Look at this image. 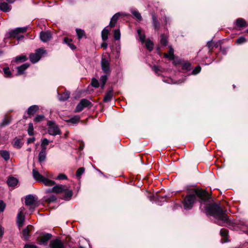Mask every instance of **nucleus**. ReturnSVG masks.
<instances>
[{
    "label": "nucleus",
    "instance_id": "obj_46",
    "mask_svg": "<svg viewBox=\"0 0 248 248\" xmlns=\"http://www.w3.org/2000/svg\"><path fill=\"white\" fill-rule=\"evenodd\" d=\"M3 72L4 73L5 77L7 78L10 77L11 73L9 70L8 67H5L3 68Z\"/></svg>",
    "mask_w": 248,
    "mask_h": 248
},
{
    "label": "nucleus",
    "instance_id": "obj_58",
    "mask_svg": "<svg viewBox=\"0 0 248 248\" xmlns=\"http://www.w3.org/2000/svg\"><path fill=\"white\" fill-rule=\"evenodd\" d=\"M9 123H10V121L8 119L5 118L4 120H3V122L1 123V125L2 126H5V125L9 124Z\"/></svg>",
    "mask_w": 248,
    "mask_h": 248
},
{
    "label": "nucleus",
    "instance_id": "obj_37",
    "mask_svg": "<svg viewBox=\"0 0 248 248\" xmlns=\"http://www.w3.org/2000/svg\"><path fill=\"white\" fill-rule=\"evenodd\" d=\"M138 33L139 36L140 41L143 43L145 41V36L142 33V31L140 30H138Z\"/></svg>",
    "mask_w": 248,
    "mask_h": 248
},
{
    "label": "nucleus",
    "instance_id": "obj_39",
    "mask_svg": "<svg viewBox=\"0 0 248 248\" xmlns=\"http://www.w3.org/2000/svg\"><path fill=\"white\" fill-rule=\"evenodd\" d=\"M76 33L79 39L82 38V37L84 35V31L81 29H76Z\"/></svg>",
    "mask_w": 248,
    "mask_h": 248
},
{
    "label": "nucleus",
    "instance_id": "obj_48",
    "mask_svg": "<svg viewBox=\"0 0 248 248\" xmlns=\"http://www.w3.org/2000/svg\"><path fill=\"white\" fill-rule=\"evenodd\" d=\"M84 168H79L76 172V175L77 177H79L84 172Z\"/></svg>",
    "mask_w": 248,
    "mask_h": 248
},
{
    "label": "nucleus",
    "instance_id": "obj_41",
    "mask_svg": "<svg viewBox=\"0 0 248 248\" xmlns=\"http://www.w3.org/2000/svg\"><path fill=\"white\" fill-rule=\"evenodd\" d=\"M121 37V33L120 30L117 29L115 30L114 32V38L116 40H120Z\"/></svg>",
    "mask_w": 248,
    "mask_h": 248
},
{
    "label": "nucleus",
    "instance_id": "obj_44",
    "mask_svg": "<svg viewBox=\"0 0 248 248\" xmlns=\"http://www.w3.org/2000/svg\"><path fill=\"white\" fill-rule=\"evenodd\" d=\"M45 199L47 202H55L56 200V197L54 195H52L50 197H46L45 198Z\"/></svg>",
    "mask_w": 248,
    "mask_h": 248
},
{
    "label": "nucleus",
    "instance_id": "obj_12",
    "mask_svg": "<svg viewBox=\"0 0 248 248\" xmlns=\"http://www.w3.org/2000/svg\"><path fill=\"white\" fill-rule=\"evenodd\" d=\"M40 37L42 41L46 42L51 38V34L49 31H42L40 33Z\"/></svg>",
    "mask_w": 248,
    "mask_h": 248
},
{
    "label": "nucleus",
    "instance_id": "obj_9",
    "mask_svg": "<svg viewBox=\"0 0 248 248\" xmlns=\"http://www.w3.org/2000/svg\"><path fill=\"white\" fill-rule=\"evenodd\" d=\"M92 106V103L89 100L86 99H82L80 100L79 104L77 106L75 109L76 112H80L83 110L84 108L90 107Z\"/></svg>",
    "mask_w": 248,
    "mask_h": 248
},
{
    "label": "nucleus",
    "instance_id": "obj_50",
    "mask_svg": "<svg viewBox=\"0 0 248 248\" xmlns=\"http://www.w3.org/2000/svg\"><path fill=\"white\" fill-rule=\"evenodd\" d=\"M201 70V67L200 66H197L193 70L192 74L193 75H196L200 72Z\"/></svg>",
    "mask_w": 248,
    "mask_h": 248
},
{
    "label": "nucleus",
    "instance_id": "obj_4",
    "mask_svg": "<svg viewBox=\"0 0 248 248\" xmlns=\"http://www.w3.org/2000/svg\"><path fill=\"white\" fill-rule=\"evenodd\" d=\"M36 200L37 199L32 195H29L25 198V204L29 207V210L31 212L38 206Z\"/></svg>",
    "mask_w": 248,
    "mask_h": 248
},
{
    "label": "nucleus",
    "instance_id": "obj_31",
    "mask_svg": "<svg viewBox=\"0 0 248 248\" xmlns=\"http://www.w3.org/2000/svg\"><path fill=\"white\" fill-rule=\"evenodd\" d=\"M153 23L155 30H158L159 28L160 24L158 21L156 16L155 15L152 16Z\"/></svg>",
    "mask_w": 248,
    "mask_h": 248
},
{
    "label": "nucleus",
    "instance_id": "obj_64",
    "mask_svg": "<svg viewBox=\"0 0 248 248\" xmlns=\"http://www.w3.org/2000/svg\"><path fill=\"white\" fill-rule=\"evenodd\" d=\"M52 189H53V187L51 188H48V189H46V192L47 193H54V190H52Z\"/></svg>",
    "mask_w": 248,
    "mask_h": 248
},
{
    "label": "nucleus",
    "instance_id": "obj_60",
    "mask_svg": "<svg viewBox=\"0 0 248 248\" xmlns=\"http://www.w3.org/2000/svg\"><path fill=\"white\" fill-rule=\"evenodd\" d=\"M152 70L154 71L156 74H158V71H159L158 67L156 66H153Z\"/></svg>",
    "mask_w": 248,
    "mask_h": 248
},
{
    "label": "nucleus",
    "instance_id": "obj_2",
    "mask_svg": "<svg viewBox=\"0 0 248 248\" xmlns=\"http://www.w3.org/2000/svg\"><path fill=\"white\" fill-rule=\"evenodd\" d=\"M196 197H199L202 202H205L211 198V196L205 190L195 189L192 194L187 195L184 201V206L185 209H191L195 202Z\"/></svg>",
    "mask_w": 248,
    "mask_h": 248
},
{
    "label": "nucleus",
    "instance_id": "obj_21",
    "mask_svg": "<svg viewBox=\"0 0 248 248\" xmlns=\"http://www.w3.org/2000/svg\"><path fill=\"white\" fill-rule=\"evenodd\" d=\"M29 63H24L22 65L18 67L17 69V75H21L23 73L24 71L29 67Z\"/></svg>",
    "mask_w": 248,
    "mask_h": 248
},
{
    "label": "nucleus",
    "instance_id": "obj_62",
    "mask_svg": "<svg viewBox=\"0 0 248 248\" xmlns=\"http://www.w3.org/2000/svg\"><path fill=\"white\" fill-rule=\"evenodd\" d=\"M4 232V229L0 226V237H2Z\"/></svg>",
    "mask_w": 248,
    "mask_h": 248
},
{
    "label": "nucleus",
    "instance_id": "obj_17",
    "mask_svg": "<svg viewBox=\"0 0 248 248\" xmlns=\"http://www.w3.org/2000/svg\"><path fill=\"white\" fill-rule=\"evenodd\" d=\"M41 183L47 186H54V185L56 184V182L54 181L50 180L49 179L45 177L43 178Z\"/></svg>",
    "mask_w": 248,
    "mask_h": 248
},
{
    "label": "nucleus",
    "instance_id": "obj_8",
    "mask_svg": "<svg viewBox=\"0 0 248 248\" xmlns=\"http://www.w3.org/2000/svg\"><path fill=\"white\" fill-rule=\"evenodd\" d=\"M24 207H21L18 210V213L16 217V223L19 228L22 227L25 222V217L24 215Z\"/></svg>",
    "mask_w": 248,
    "mask_h": 248
},
{
    "label": "nucleus",
    "instance_id": "obj_27",
    "mask_svg": "<svg viewBox=\"0 0 248 248\" xmlns=\"http://www.w3.org/2000/svg\"><path fill=\"white\" fill-rule=\"evenodd\" d=\"M236 24L238 27L242 28L246 26V22L244 19L239 18L236 20Z\"/></svg>",
    "mask_w": 248,
    "mask_h": 248
},
{
    "label": "nucleus",
    "instance_id": "obj_23",
    "mask_svg": "<svg viewBox=\"0 0 248 248\" xmlns=\"http://www.w3.org/2000/svg\"><path fill=\"white\" fill-rule=\"evenodd\" d=\"M7 183L9 186H15L17 185L18 180L15 177H10L8 179Z\"/></svg>",
    "mask_w": 248,
    "mask_h": 248
},
{
    "label": "nucleus",
    "instance_id": "obj_35",
    "mask_svg": "<svg viewBox=\"0 0 248 248\" xmlns=\"http://www.w3.org/2000/svg\"><path fill=\"white\" fill-rule=\"evenodd\" d=\"M46 153H44L43 152H40L38 155V161L39 162L41 163L44 161L46 158Z\"/></svg>",
    "mask_w": 248,
    "mask_h": 248
},
{
    "label": "nucleus",
    "instance_id": "obj_33",
    "mask_svg": "<svg viewBox=\"0 0 248 248\" xmlns=\"http://www.w3.org/2000/svg\"><path fill=\"white\" fill-rule=\"evenodd\" d=\"M105 28L102 31V38L103 41H106L108 39V35L109 32L108 29Z\"/></svg>",
    "mask_w": 248,
    "mask_h": 248
},
{
    "label": "nucleus",
    "instance_id": "obj_10",
    "mask_svg": "<svg viewBox=\"0 0 248 248\" xmlns=\"http://www.w3.org/2000/svg\"><path fill=\"white\" fill-rule=\"evenodd\" d=\"M52 235L50 233H43L37 239L38 243L40 245H46L47 241L51 239Z\"/></svg>",
    "mask_w": 248,
    "mask_h": 248
},
{
    "label": "nucleus",
    "instance_id": "obj_63",
    "mask_svg": "<svg viewBox=\"0 0 248 248\" xmlns=\"http://www.w3.org/2000/svg\"><path fill=\"white\" fill-rule=\"evenodd\" d=\"M41 147H42V150L40 152H43L44 153H46V146H43V145H41Z\"/></svg>",
    "mask_w": 248,
    "mask_h": 248
},
{
    "label": "nucleus",
    "instance_id": "obj_3",
    "mask_svg": "<svg viewBox=\"0 0 248 248\" xmlns=\"http://www.w3.org/2000/svg\"><path fill=\"white\" fill-rule=\"evenodd\" d=\"M27 29V27L16 28L9 31L8 36L12 38H17L18 40H21L24 37L19 34L25 32Z\"/></svg>",
    "mask_w": 248,
    "mask_h": 248
},
{
    "label": "nucleus",
    "instance_id": "obj_6",
    "mask_svg": "<svg viewBox=\"0 0 248 248\" xmlns=\"http://www.w3.org/2000/svg\"><path fill=\"white\" fill-rule=\"evenodd\" d=\"M47 124L48 125V132L49 134L53 136L61 134V131L59 127L54 122L48 121Z\"/></svg>",
    "mask_w": 248,
    "mask_h": 248
},
{
    "label": "nucleus",
    "instance_id": "obj_43",
    "mask_svg": "<svg viewBox=\"0 0 248 248\" xmlns=\"http://www.w3.org/2000/svg\"><path fill=\"white\" fill-rule=\"evenodd\" d=\"M55 179L58 180H67V177L63 173H60Z\"/></svg>",
    "mask_w": 248,
    "mask_h": 248
},
{
    "label": "nucleus",
    "instance_id": "obj_24",
    "mask_svg": "<svg viewBox=\"0 0 248 248\" xmlns=\"http://www.w3.org/2000/svg\"><path fill=\"white\" fill-rule=\"evenodd\" d=\"M70 96V93L66 92L65 93H64L62 94H59L58 93V99L61 101H64L66 100L67 99L69 98Z\"/></svg>",
    "mask_w": 248,
    "mask_h": 248
},
{
    "label": "nucleus",
    "instance_id": "obj_14",
    "mask_svg": "<svg viewBox=\"0 0 248 248\" xmlns=\"http://www.w3.org/2000/svg\"><path fill=\"white\" fill-rule=\"evenodd\" d=\"M67 186L63 185H54L53 187V189L54 190V193L55 194H60L62 193L65 189V187Z\"/></svg>",
    "mask_w": 248,
    "mask_h": 248
},
{
    "label": "nucleus",
    "instance_id": "obj_57",
    "mask_svg": "<svg viewBox=\"0 0 248 248\" xmlns=\"http://www.w3.org/2000/svg\"><path fill=\"white\" fill-rule=\"evenodd\" d=\"M190 64L189 63H185L183 65V68L186 70H188L190 69Z\"/></svg>",
    "mask_w": 248,
    "mask_h": 248
},
{
    "label": "nucleus",
    "instance_id": "obj_30",
    "mask_svg": "<svg viewBox=\"0 0 248 248\" xmlns=\"http://www.w3.org/2000/svg\"><path fill=\"white\" fill-rule=\"evenodd\" d=\"M0 154L2 157L6 161L8 160L10 158V155L8 151L5 150L1 151Z\"/></svg>",
    "mask_w": 248,
    "mask_h": 248
},
{
    "label": "nucleus",
    "instance_id": "obj_28",
    "mask_svg": "<svg viewBox=\"0 0 248 248\" xmlns=\"http://www.w3.org/2000/svg\"><path fill=\"white\" fill-rule=\"evenodd\" d=\"M80 120V118L78 116H75L71 119H69L67 120H66V122L67 123H70L73 124H78Z\"/></svg>",
    "mask_w": 248,
    "mask_h": 248
},
{
    "label": "nucleus",
    "instance_id": "obj_45",
    "mask_svg": "<svg viewBox=\"0 0 248 248\" xmlns=\"http://www.w3.org/2000/svg\"><path fill=\"white\" fill-rule=\"evenodd\" d=\"M44 116L43 115H38L34 118V121L35 122L38 123L44 120Z\"/></svg>",
    "mask_w": 248,
    "mask_h": 248
},
{
    "label": "nucleus",
    "instance_id": "obj_32",
    "mask_svg": "<svg viewBox=\"0 0 248 248\" xmlns=\"http://www.w3.org/2000/svg\"><path fill=\"white\" fill-rule=\"evenodd\" d=\"M107 79H108V77H107V75H103L100 77V82L101 84V87L102 89L104 88L105 85L107 82Z\"/></svg>",
    "mask_w": 248,
    "mask_h": 248
},
{
    "label": "nucleus",
    "instance_id": "obj_20",
    "mask_svg": "<svg viewBox=\"0 0 248 248\" xmlns=\"http://www.w3.org/2000/svg\"><path fill=\"white\" fill-rule=\"evenodd\" d=\"M174 50L171 46H169V50L168 53H165L164 54V57L169 59L170 60H172L174 59Z\"/></svg>",
    "mask_w": 248,
    "mask_h": 248
},
{
    "label": "nucleus",
    "instance_id": "obj_5",
    "mask_svg": "<svg viewBox=\"0 0 248 248\" xmlns=\"http://www.w3.org/2000/svg\"><path fill=\"white\" fill-rule=\"evenodd\" d=\"M110 59L108 56H104L101 59V68L102 70L106 74H110L111 70L110 68Z\"/></svg>",
    "mask_w": 248,
    "mask_h": 248
},
{
    "label": "nucleus",
    "instance_id": "obj_38",
    "mask_svg": "<svg viewBox=\"0 0 248 248\" xmlns=\"http://www.w3.org/2000/svg\"><path fill=\"white\" fill-rule=\"evenodd\" d=\"M27 60V58L25 55H22L20 56H18L16 57L15 61L16 62H24Z\"/></svg>",
    "mask_w": 248,
    "mask_h": 248
},
{
    "label": "nucleus",
    "instance_id": "obj_40",
    "mask_svg": "<svg viewBox=\"0 0 248 248\" xmlns=\"http://www.w3.org/2000/svg\"><path fill=\"white\" fill-rule=\"evenodd\" d=\"M33 125L32 123H30L29 124L28 129V133L30 136H32L33 135Z\"/></svg>",
    "mask_w": 248,
    "mask_h": 248
},
{
    "label": "nucleus",
    "instance_id": "obj_29",
    "mask_svg": "<svg viewBox=\"0 0 248 248\" xmlns=\"http://www.w3.org/2000/svg\"><path fill=\"white\" fill-rule=\"evenodd\" d=\"M13 145L14 147L16 148H20L21 147L22 144L20 140L17 138H15L14 140Z\"/></svg>",
    "mask_w": 248,
    "mask_h": 248
},
{
    "label": "nucleus",
    "instance_id": "obj_47",
    "mask_svg": "<svg viewBox=\"0 0 248 248\" xmlns=\"http://www.w3.org/2000/svg\"><path fill=\"white\" fill-rule=\"evenodd\" d=\"M91 84L92 86L95 88L98 87L99 85L98 81L95 78H92Z\"/></svg>",
    "mask_w": 248,
    "mask_h": 248
},
{
    "label": "nucleus",
    "instance_id": "obj_22",
    "mask_svg": "<svg viewBox=\"0 0 248 248\" xmlns=\"http://www.w3.org/2000/svg\"><path fill=\"white\" fill-rule=\"evenodd\" d=\"M113 94V92L112 89H110L105 95L104 101L105 102H108L110 101L112 98Z\"/></svg>",
    "mask_w": 248,
    "mask_h": 248
},
{
    "label": "nucleus",
    "instance_id": "obj_18",
    "mask_svg": "<svg viewBox=\"0 0 248 248\" xmlns=\"http://www.w3.org/2000/svg\"><path fill=\"white\" fill-rule=\"evenodd\" d=\"M0 10L4 12H8L11 10V7L5 2H1L0 3Z\"/></svg>",
    "mask_w": 248,
    "mask_h": 248
},
{
    "label": "nucleus",
    "instance_id": "obj_52",
    "mask_svg": "<svg viewBox=\"0 0 248 248\" xmlns=\"http://www.w3.org/2000/svg\"><path fill=\"white\" fill-rule=\"evenodd\" d=\"M81 243H87L89 245V244L88 243V242H87V241L84 239V238H82L81 240H80L79 241V248H85L83 246H82L81 244Z\"/></svg>",
    "mask_w": 248,
    "mask_h": 248
},
{
    "label": "nucleus",
    "instance_id": "obj_56",
    "mask_svg": "<svg viewBox=\"0 0 248 248\" xmlns=\"http://www.w3.org/2000/svg\"><path fill=\"white\" fill-rule=\"evenodd\" d=\"M24 248H37V246L32 244H26Z\"/></svg>",
    "mask_w": 248,
    "mask_h": 248
},
{
    "label": "nucleus",
    "instance_id": "obj_11",
    "mask_svg": "<svg viewBox=\"0 0 248 248\" xmlns=\"http://www.w3.org/2000/svg\"><path fill=\"white\" fill-rule=\"evenodd\" d=\"M47 248H64V247L62 241L56 239L50 241L49 246Z\"/></svg>",
    "mask_w": 248,
    "mask_h": 248
},
{
    "label": "nucleus",
    "instance_id": "obj_61",
    "mask_svg": "<svg viewBox=\"0 0 248 248\" xmlns=\"http://www.w3.org/2000/svg\"><path fill=\"white\" fill-rule=\"evenodd\" d=\"M68 46L72 50H74L76 48V46L74 44H71V43L68 44Z\"/></svg>",
    "mask_w": 248,
    "mask_h": 248
},
{
    "label": "nucleus",
    "instance_id": "obj_34",
    "mask_svg": "<svg viewBox=\"0 0 248 248\" xmlns=\"http://www.w3.org/2000/svg\"><path fill=\"white\" fill-rule=\"evenodd\" d=\"M145 43V46L146 48L149 51H151L153 49V43L152 41L149 40H147L144 42Z\"/></svg>",
    "mask_w": 248,
    "mask_h": 248
},
{
    "label": "nucleus",
    "instance_id": "obj_49",
    "mask_svg": "<svg viewBox=\"0 0 248 248\" xmlns=\"http://www.w3.org/2000/svg\"><path fill=\"white\" fill-rule=\"evenodd\" d=\"M246 41V39L245 38L241 37L236 40L235 43L237 44H241L245 43Z\"/></svg>",
    "mask_w": 248,
    "mask_h": 248
},
{
    "label": "nucleus",
    "instance_id": "obj_16",
    "mask_svg": "<svg viewBox=\"0 0 248 248\" xmlns=\"http://www.w3.org/2000/svg\"><path fill=\"white\" fill-rule=\"evenodd\" d=\"M228 233V231L227 230L224 229H221L220 233L222 237L221 240L222 243L228 242V239L227 238Z\"/></svg>",
    "mask_w": 248,
    "mask_h": 248
},
{
    "label": "nucleus",
    "instance_id": "obj_13",
    "mask_svg": "<svg viewBox=\"0 0 248 248\" xmlns=\"http://www.w3.org/2000/svg\"><path fill=\"white\" fill-rule=\"evenodd\" d=\"M62 193H63V199L66 201L70 200L73 196V191L69 189L67 186L65 188Z\"/></svg>",
    "mask_w": 248,
    "mask_h": 248
},
{
    "label": "nucleus",
    "instance_id": "obj_54",
    "mask_svg": "<svg viewBox=\"0 0 248 248\" xmlns=\"http://www.w3.org/2000/svg\"><path fill=\"white\" fill-rule=\"evenodd\" d=\"M48 143H49V140L45 138V139H43V140H42L41 145L46 146V145H48Z\"/></svg>",
    "mask_w": 248,
    "mask_h": 248
},
{
    "label": "nucleus",
    "instance_id": "obj_51",
    "mask_svg": "<svg viewBox=\"0 0 248 248\" xmlns=\"http://www.w3.org/2000/svg\"><path fill=\"white\" fill-rule=\"evenodd\" d=\"M214 46V43L212 41H208L207 43V46L210 50L213 49Z\"/></svg>",
    "mask_w": 248,
    "mask_h": 248
},
{
    "label": "nucleus",
    "instance_id": "obj_25",
    "mask_svg": "<svg viewBox=\"0 0 248 248\" xmlns=\"http://www.w3.org/2000/svg\"><path fill=\"white\" fill-rule=\"evenodd\" d=\"M39 109V107L37 105H32L29 107L28 110V113L29 115H33Z\"/></svg>",
    "mask_w": 248,
    "mask_h": 248
},
{
    "label": "nucleus",
    "instance_id": "obj_15",
    "mask_svg": "<svg viewBox=\"0 0 248 248\" xmlns=\"http://www.w3.org/2000/svg\"><path fill=\"white\" fill-rule=\"evenodd\" d=\"M32 176L33 178L38 182H41L44 178V177L35 169H33L32 170Z\"/></svg>",
    "mask_w": 248,
    "mask_h": 248
},
{
    "label": "nucleus",
    "instance_id": "obj_55",
    "mask_svg": "<svg viewBox=\"0 0 248 248\" xmlns=\"http://www.w3.org/2000/svg\"><path fill=\"white\" fill-rule=\"evenodd\" d=\"M72 41V40L71 39H69L67 37H64L63 38V43L67 44L68 46V44L71 43Z\"/></svg>",
    "mask_w": 248,
    "mask_h": 248
},
{
    "label": "nucleus",
    "instance_id": "obj_36",
    "mask_svg": "<svg viewBox=\"0 0 248 248\" xmlns=\"http://www.w3.org/2000/svg\"><path fill=\"white\" fill-rule=\"evenodd\" d=\"M167 42L168 41L167 37L164 34L161 35L160 40V45L163 46H165L167 45Z\"/></svg>",
    "mask_w": 248,
    "mask_h": 248
},
{
    "label": "nucleus",
    "instance_id": "obj_19",
    "mask_svg": "<svg viewBox=\"0 0 248 248\" xmlns=\"http://www.w3.org/2000/svg\"><path fill=\"white\" fill-rule=\"evenodd\" d=\"M32 229L31 226H28L22 232L23 236L25 240H28L29 237V233Z\"/></svg>",
    "mask_w": 248,
    "mask_h": 248
},
{
    "label": "nucleus",
    "instance_id": "obj_1",
    "mask_svg": "<svg viewBox=\"0 0 248 248\" xmlns=\"http://www.w3.org/2000/svg\"><path fill=\"white\" fill-rule=\"evenodd\" d=\"M204 207L208 214L218 220L217 223L219 225L223 226L225 223L229 222V219L226 215L225 211H223L218 204H209Z\"/></svg>",
    "mask_w": 248,
    "mask_h": 248
},
{
    "label": "nucleus",
    "instance_id": "obj_7",
    "mask_svg": "<svg viewBox=\"0 0 248 248\" xmlns=\"http://www.w3.org/2000/svg\"><path fill=\"white\" fill-rule=\"evenodd\" d=\"M46 52V51L41 48L36 50L35 53H31L30 55V60L32 63H36L40 59L42 55Z\"/></svg>",
    "mask_w": 248,
    "mask_h": 248
},
{
    "label": "nucleus",
    "instance_id": "obj_26",
    "mask_svg": "<svg viewBox=\"0 0 248 248\" xmlns=\"http://www.w3.org/2000/svg\"><path fill=\"white\" fill-rule=\"evenodd\" d=\"M119 16H120L119 13H116L112 16V17L111 19L110 23H109V26L110 27L113 28L114 27L115 23L117 21Z\"/></svg>",
    "mask_w": 248,
    "mask_h": 248
},
{
    "label": "nucleus",
    "instance_id": "obj_53",
    "mask_svg": "<svg viewBox=\"0 0 248 248\" xmlns=\"http://www.w3.org/2000/svg\"><path fill=\"white\" fill-rule=\"evenodd\" d=\"M5 204L2 201H0V211L3 212L5 209Z\"/></svg>",
    "mask_w": 248,
    "mask_h": 248
},
{
    "label": "nucleus",
    "instance_id": "obj_42",
    "mask_svg": "<svg viewBox=\"0 0 248 248\" xmlns=\"http://www.w3.org/2000/svg\"><path fill=\"white\" fill-rule=\"evenodd\" d=\"M132 13L133 15V16H135V17L138 20H139V21L141 20V16L139 12H138L137 11H132Z\"/></svg>",
    "mask_w": 248,
    "mask_h": 248
},
{
    "label": "nucleus",
    "instance_id": "obj_59",
    "mask_svg": "<svg viewBox=\"0 0 248 248\" xmlns=\"http://www.w3.org/2000/svg\"><path fill=\"white\" fill-rule=\"evenodd\" d=\"M35 140V138L33 137V138H29L28 139V140H27V143L29 144H30L31 143H32Z\"/></svg>",
    "mask_w": 248,
    "mask_h": 248
}]
</instances>
